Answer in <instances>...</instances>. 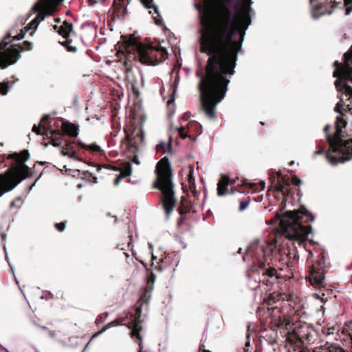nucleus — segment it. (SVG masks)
I'll return each instance as SVG.
<instances>
[{
    "instance_id": "obj_1",
    "label": "nucleus",
    "mask_w": 352,
    "mask_h": 352,
    "mask_svg": "<svg viewBox=\"0 0 352 352\" xmlns=\"http://www.w3.org/2000/svg\"><path fill=\"white\" fill-rule=\"evenodd\" d=\"M222 2L213 21L212 0L195 3L201 25V52L209 56L206 74L199 84L200 100L203 111L210 120L217 118L216 107L224 98L230 82L226 76L234 72L237 54L251 23L247 0Z\"/></svg>"
},
{
    "instance_id": "obj_2",
    "label": "nucleus",
    "mask_w": 352,
    "mask_h": 352,
    "mask_svg": "<svg viewBox=\"0 0 352 352\" xmlns=\"http://www.w3.org/2000/svg\"><path fill=\"white\" fill-rule=\"evenodd\" d=\"M276 253L274 242H267L264 240H256L252 242L247 248L243 256L244 261H251L254 268L249 278L254 279L258 284L261 283L269 287L274 282L281 278L284 275L270 267V263Z\"/></svg>"
},
{
    "instance_id": "obj_3",
    "label": "nucleus",
    "mask_w": 352,
    "mask_h": 352,
    "mask_svg": "<svg viewBox=\"0 0 352 352\" xmlns=\"http://www.w3.org/2000/svg\"><path fill=\"white\" fill-rule=\"evenodd\" d=\"M344 65L338 60L333 63L336 67L333 76L337 78L335 85L340 95V101L336 104L335 111L342 114L349 111L352 114V47L344 54Z\"/></svg>"
},
{
    "instance_id": "obj_4",
    "label": "nucleus",
    "mask_w": 352,
    "mask_h": 352,
    "mask_svg": "<svg viewBox=\"0 0 352 352\" xmlns=\"http://www.w3.org/2000/svg\"><path fill=\"white\" fill-rule=\"evenodd\" d=\"M314 220V217L302 208L300 214L294 210L287 212L280 219V226L287 238L294 240L300 245L311 232V226H303L302 222H311Z\"/></svg>"
},
{
    "instance_id": "obj_5",
    "label": "nucleus",
    "mask_w": 352,
    "mask_h": 352,
    "mask_svg": "<svg viewBox=\"0 0 352 352\" xmlns=\"http://www.w3.org/2000/svg\"><path fill=\"white\" fill-rule=\"evenodd\" d=\"M346 125V121L341 116L336 118V131L333 136L327 134L329 149L326 157L332 165L343 163L352 159V140H343L341 131Z\"/></svg>"
},
{
    "instance_id": "obj_6",
    "label": "nucleus",
    "mask_w": 352,
    "mask_h": 352,
    "mask_svg": "<svg viewBox=\"0 0 352 352\" xmlns=\"http://www.w3.org/2000/svg\"><path fill=\"white\" fill-rule=\"evenodd\" d=\"M29 157L30 154L27 150L20 154L15 153L11 155L16 164L8 169L7 173L0 174V197L13 190L23 179L30 176V168L25 164Z\"/></svg>"
},
{
    "instance_id": "obj_7",
    "label": "nucleus",
    "mask_w": 352,
    "mask_h": 352,
    "mask_svg": "<svg viewBox=\"0 0 352 352\" xmlns=\"http://www.w3.org/2000/svg\"><path fill=\"white\" fill-rule=\"evenodd\" d=\"M155 173L157 175V180L153 184V187L160 190L163 208L168 217L175 206L176 199L173 190L170 164L166 158L162 159L157 164Z\"/></svg>"
},
{
    "instance_id": "obj_8",
    "label": "nucleus",
    "mask_w": 352,
    "mask_h": 352,
    "mask_svg": "<svg viewBox=\"0 0 352 352\" xmlns=\"http://www.w3.org/2000/svg\"><path fill=\"white\" fill-rule=\"evenodd\" d=\"M133 60L138 59L141 63L148 65H155L165 60L168 56L165 47L159 44H143L140 42L133 32Z\"/></svg>"
},
{
    "instance_id": "obj_9",
    "label": "nucleus",
    "mask_w": 352,
    "mask_h": 352,
    "mask_svg": "<svg viewBox=\"0 0 352 352\" xmlns=\"http://www.w3.org/2000/svg\"><path fill=\"white\" fill-rule=\"evenodd\" d=\"M49 115H45L39 124L34 125L32 131L36 134L42 135L51 140V144L54 146H59L62 143V135L67 134L70 137H76L78 135V128L73 124L60 121L61 129H52L51 124L48 122Z\"/></svg>"
},
{
    "instance_id": "obj_10",
    "label": "nucleus",
    "mask_w": 352,
    "mask_h": 352,
    "mask_svg": "<svg viewBox=\"0 0 352 352\" xmlns=\"http://www.w3.org/2000/svg\"><path fill=\"white\" fill-rule=\"evenodd\" d=\"M117 46L119 61L123 63L127 77H129L132 69V34L126 37L122 36Z\"/></svg>"
},
{
    "instance_id": "obj_11",
    "label": "nucleus",
    "mask_w": 352,
    "mask_h": 352,
    "mask_svg": "<svg viewBox=\"0 0 352 352\" xmlns=\"http://www.w3.org/2000/svg\"><path fill=\"white\" fill-rule=\"evenodd\" d=\"M11 37V33L8 32L0 43V69H6L14 64L21 57L19 49L8 47L9 43L6 41Z\"/></svg>"
},
{
    "instance_id": "obj_12",
    "label": "nucleus",
    "mask_w": 352,
    "mask_h": 352,
    "mask_svg": "<svg viewBox=\"0 0 352 352\" xmlns=\"http://www.w3.org/2000/svg\"><path fill=\"white\" fill-rule=\"evenodd\" d=\"M282 324H285L286 329L291 331L300 342H301L307 331L310 328V326L305 322L302 323L300 322H296L294 323L286 318H283Z\"/></svg>"
},
{
    "instance_id": "obj_13",
    "label": "nucleus",
    "mask_w": 352,
    "mask_h": 352,
    "mask_svg": "<svg viewBox=\"0 0 352 352\" xmlns=\"http://www.w3.org/2000/svg\"><path fill=\"white\" fill-rule=\"evenodd\" d=\"M54 28L60 35L66 38L65 41L60 42V43L63 46L65 47L68 52H76L77 50L76 47L70 45L72 40L68 38L72 30V24L67 21H64L63 23L60 26L55 25Z\"/></svg>"
},
{
    "instance_id": "obj_14",
    "label": "nucleus",
    "mask_w": 352,
    "mask_h": 352,
    "mask_svg": "<svg viewBox=\"0 0 352 352\" xmlns=\"http://www.w3.org/2000/svg\"><path fill=\"white\" fill-rule=\"evenodd\" d=\"M113 169L119 171V174L116 175L113 184L118 186L120 182L124 179H128L131 173V166L129 162H125L118 166H113Z\"/></svg>"
},
{
    "instance_id": "obj_15",
    "label": "nucleus",
    "mask_w": 352,
    "mask_h": 352,
    "mask_svg": "<svg viewBox=\"0 0 352 352\" xmlns=\"http://www.w3.org/2000/svg\"><path fill=\"white\" fill-rule=\"evenodd\" d=\"M324 279V272L322 269H317L314 265L310 267L309 281L315 287H322Z\"/></svg>"
},
{
    "instance_id": "obj_16",
    "label": "nucleus",
    "mask_w": 352,
    "mask_h": 352,
    "mask_svg": "<svg viewBox=\"0 0 352 352\" xmlns=\"http://www.w3.org/2000/svg\"><path fill=\"white\" fill-rule=\"evenodd\" d=\"M129 0H115L113 3L114 12L117 15L118 18L124 19L129 15L127 12V5L129 4Z\"/></svg>"
},
{
    "instance_id": "obj_17",
    "label": "nucleus",
    "mask_w": 352,
    "mask_h": 352,
    "mask_svg": "<svg viewBox=\"0 0 352 352\" xmlns=\"http://www.w3.org/2000/svg\"><path fill=\"white\" fill-rule=\"evenodd\" d=\"M61 154L77 161L81 160L78 157V154L76 151L75 146H74V142L70 140L65 141V145L61 149Z\"/></svg>"
},
{
    "instance_id": "obj_18",
    "label": "nucleus",
    "mask_w": 352,
    "mask_h": 352,
    "mask_svg": "<svg viewBox=\"0 0 352 352\" xmlns=\"http://www.w3.org/2000/svg\"><path fill=\"white\" fill-rule=\"evenodd\" d=\"M141 3L145 6V8L150 9L153 8V13H152V11H149L151 14L153 15V18L155 20V23L157 25H160L162 24V19L161 18V16L160 14L159 10L157 7L153 3V0H140Z\"/></svg>"
},
{
    "instance_id": "obj_19",
    "label": "nucleus",
    "mask_w": 352,
    "mask_h": 352,
    "mask_svg": "<svg viewBox=\"0 0 352 352\" xmlns=\"http://www.w3.org/2000/svg\"><path fill=\"white\" fill-rule=\"evenodd\" d=\"M234 183V180L231 179L228 175H223L217 184V195L219 196L226 195L228 192V186Z\"/></svg>"
},
{
    "instance_id": "obj_20",
    "label": "nucleus",
    "mask_w": 352,
    "mask_h": 352,
    "mask_svg": "<svg viewBox=\"0 0 352 352\" xmlns=\"http://www.w3.org/2000/svg\"><path fill=\"white\" fill-rule=\"evenodd\" d=\"M118 324H121V325H126L129 329H131V326L132 324V320L131 318H129L126 322H125V320L122 318H120L118 320H115L111 322H109L108 324H107L106 325H104L102 329L99 331H98L97 333H96L94 335V337H96L99 335H100L101 333H104L105 331H107L109 328L111 327H115V326H117Z\"/></svg>"
},
{
    "instance_id": "obj_21",
    "label": "nucleus",
    "mask_w": 352,
    "mask_h": 352,
    "mask_svg": "<svg viewBox=\"0 0 352 352\" xmlns=\"http://www.w3.org/2000/svg\"><path fill=\"white\" fill-rule=\"evenodd\" d=\"M277 181L275 184V190L278 192H282L283 195H285L286 192H288L289 189V182L284 177L282 176L280 172H277Z\"/></svg>"
},
{
    "instance_id": "obj_22",
    "label": "nucleus",
    "mask_w": 352,
    "mask_h": 352,
    "mask_svg": "<svg viewBox=\"0 0 352 352\" xmlns=\"http://www.w3.org/2000/svg\"><path fill=\"white\" fill-rule=\"evenodd\" d=\"M285 295L273 292L270 294L267 298V305L269 306H271V309H274L277 308V306H274V305L278 302H280V305H281L283 301H285Z\"/></svg>"
},
{
    "instance_id": "obj_23",
    "label": "nucleus",
    "mask_w": 352,
    "mask_h": 352,
    "mask_svg": "<svg viewBox=\"0 0 352 352\" xmlns=\"http://www.w3.org/2000/svg\"><path fill=\"white\" fill-rule=\"evenodd\" d=\"M192 126H199L197 123L190 122L187 124L186 127L184 126H182L180 127L176 126L173 129L177 133L178 135L182 139H185L187 137L191 136L190 133V129Z\"/></svg>"
},
{
    "instance_id": "obj_24",
    "label": "nucleus",
    "mask_w": 352,
    "mask_h": 352,
    "mask_svg": "<svg viewBox=\"0 0 352 352\" xmlns=\"http://www.w3.org/2000/svg\"><path fill=\"white\" fill-rule=\"evenodd\" d=\"M331 13V11H328L327 8H324L322 2H319L316 6H312L311 8V15L314 19H317L319 16L324 15L325 14H330Z\"/></svg>"
},
{
    "instance_id": "obj_25",
    "label": "nucleus",
    "mask_w": 352,
    "mask_h": 352,
    "mask_svg": "<svg viewBox=\"0 0 352 352\" xmlns=\"http://www.w3.org/2000/svg\"><path fill=\"white\" fill-rule=\"evenodd\" d=\"M313 352H348L343 349L337 344H333L327 348H318L314 350Z\"/></svg>"
},
{
    "instance_id": "obj_26",
    "label": "nucleus",
    "mask_w": 352,
    "mask_h": 352,
    "mask_svg": "<svg viewBox=\"0 0 352 352\" xmlns=\"http://www.w3.org/2000/svg\"><path fill=\"white\" fill-rule=\"evenodd\" d=\"M130 129H124V132L126 134V138L122 141L121 146L124 151H130L131 147L132 146L131 144V133H130Z\"/></svg>"
},
{
    "instance_id": "obj_27",
    "label": "nucleus",
    "mask_w": 352,
    "mask_h": 352,
    "mask_svg": "<svg viewBox=\"0 0 352 352\" xmlns=\"http://www.w3.org/2000/svg\"><path fill=\"white\" fill-rule=\"evenodd\" d=\"M316 336V332L313 327H310L309 329L307 331L305 336L302 339V344H310L314 342V339Z\"/></svg>"
},
{
    "instance_id": "obj_28",
    "label": "nucleus",
    "mask_w": 352,
    "mask_h": 352,
    "mask_svg": "<svg viewBox=\"0 0 352 352\" xmlns=\"http://www.w3.org/2000/svg\"><path fill=\"white\" fill-rule=\"evenodd\" d=\"M192 170H190V173L188 176V191L189 190L193 195L194 197H197V193L195 186V178L192 176Z\"/></svg>"
},
{
    "instance_id": "obj_29",
    "label": "nucleus",
    "mask_w": 352,
    "mask_h": 352,
    "mask_svg": "<svg viewBox=\"0 0 352 352\" xmlns=\"http://www.w3.org/2000/svg\"><path fill=\"white\" fill-rule=\"evenodd\" d=\"M78 145L82 148H85L87 150L91 151L92 152H100L102 150L100 147L95 144L91 145H87L82 142H78Z\"/></svg>"
},
{
    "instance_id": "obj_30",
    "label": "nucleus",
    "mask_w": 352,
    "mask_h": 352,
    "mask_svg": "<svg viewBox=\"0 0 352 352\" xmlns=\"http://www.w3.org/2000/svg\"><path fill=\"white\" fill-rule=\"evenodd\" d=\"M250 186V188L252 190V192H259L261 190L265 188V182H261L259 184H248Z\"/></svg>"
},
{
    "instance_id": "obj_31",
    "label": "nucleus",
    "mask_w": 352,
    "mask_h": 352,
    "mask_svg": "<svg viewBox=\"0 0 352 352\" xmlns=\"http://www.w3.org/2000/svg\"><path fill=\"white\" fill-rule=\"evenodd\" d=\"M140 141L141 142L144 140V133L142 129H139L138 132L136 133L135 137H133V148L136 147L135 145L137 141Z\"/></svg>"
},
{
    "instance_id": "obj_32",
    "label": "nucleus",
    "mask_w": 352,
    "mask_h": 352,
    "mask_svg": "<svg viewBox=\"0 0 352 352\" xmlns=\"http://www.w3.org/2000/svg\"><path fill=\"white\" fill-rule=\"evenodd\" d=\"M133 98L135 96H136L137 98H138L139 95H140V92L138 90H137L134 87H133ZM135 99L133 98V100ZM136 109H140V105L138 104H135L134 102H133V120L135 118V111L136 110Z\"/></svg>"
},
{
    "instance_id": "obj_33",
    "label": "nucleus",
    "mask_w": 352,
    "mask_h": 352,
    "mask_svg": "<svg viewBox=\"0 0 352 352\" xmlns=\"http://www.w3.org/2000/svg\"><path fill=\"white\" fill-rule=\"evenodd\" d=\"M8 82H1L0 83V94L3 95H6L8 94L9 91V86Z\"/></svg>"
},
{
    "instance_id": "obj_34",
    "label": "nucleus",
    "mask_w": 352,
    "mask_h": 352,
    "mask_svg": "<svg viewBox=\"0 0 352 352\" xmlns=\"http://www.w3.org/2000/svg\"><path fill=\"white\" fill-rule=\"evenodd\" d=\"M346 8V14L348 15L352 12V0H344Z\"/></svg>"
},
{
    "instance_id": "obj_35",
    "label": "nucleus",
    "mask_w": 352,
    "mask_h": 352,
    "mask_svg": "<svg viewBox=\"0 0 352 352\" xmlns=\"http://www.w3.org/2000/svg\"><path fill=\"white\" fill-rule=\"evenodd\" d=\"M21 50H31L32 48V44L28 41H25L19 47Z\"/></svg>"
},
{
    "instance_id": "obj_36",
    "label": "nucleus",
    "mask_w": 352,
    "mask_h": 352,
    "mask_svg": "<svg viewBox=\"0 0 352 352\" xmlns=\"http://www.w3.org/2000/svg\"><path fill=\"white\" fill-rule=\"evenodd\" d=\"M109 314L107 312L100 314L96 319V324L102 323L108 317Z\"/></svg>"
},
{
    "instance_id": "obj_37",
    "label": "nucleus",
    "mask_w": 352,
    "mask_h": 352,
    "mask_svg": "<svg viewBox=\"0 0 352 352\" xmlns=\"http://www.w3.org/2000/svg\"><path fill=\"white\" fill-rule=\"evenodd\" d=\"M249 205V201L243 200L240 202L239 210H245Z\"/></svg>"
},
{
    "instance_id": "obj_38",
    "label": "nucleus",
    "mask_w": 352,
    "mask_h": 352,
    "mask_svg": "<svg viewBox=\"0 0 352 352\" xmlns=\"http://www.w3.org/2000/svg\"><path fill=\"white\" fill-rule=\"evenodd\" d=\"M178 72H179V69H177V68H173L172 69V72H171V74H173L174 73H175V85H177V84L179 82V75H178Z\"/></svg>"
},
{
    "instance_id": "obj_39",
    "label": "nucleus",
    "mask_w": 352,
    "mask_h": 352,
    "mask_svg": "<svg viewBox=\"0 0 352 352\" xmlns=\"http://www.w3.org/2000/svg\"><path fill=\"white\" fill-rule=\"evenodd\" d=\"M55 226H56V229L60 232H63L65 228L64 223H57L55 224Z\"/></svg>"
},
{
    "instance_id": "obj_40",
    "label": "nucleus",
    "mask_w": 352,
    "mask_h": 352,
    "mask_svg": "<svg viewBox=\"0 0 352 352\" xmlns=\"http://www.w3.org/2000/svg\"><path fill=\"white\" fill-rule=\"evenodd\" d=\"M250 346V341H248L245 343V347L243 349V352H251V351H250V349H249Z\"/></svg>"
},
{
    "instance_id": "obj_41",
    "label": "nucleus",
    "mask_w": 352,
    "mask_h": 352,
    "mask_svg": "<svg viewBox=\"0 0 352 352\" xmlns=\"http://www.w3.org/2000/svg\"><path fill=\"white\" fill-rule=\"evenodd\" d=\"M250 346V341H248L245 343V347L243 349V352H251V351H250V349H249Z\"/></svg>"
},
{
    "instance_id": "obj_42",
    "label": "nucleus",
    "mask_w": 352,
    "mask_h": 352,
    "mask_svg": "<svg viewBox=\"0 0 352 352\" xmlns=\"http://www.w3.org/2000/svg\"><path fill=\"white\" fill-rule=\"evenodd\" d=\"M133 164H135L137 165H140L141 164V162L138 157V155L133 154Z\"/></svg>"
},
{
    "instance_id": "obj_43",
    "label": "nucleus",
    "mask_w": 352,
    "mask_h": 352,
    "mask_svg": "<svg viewBox=\"0 0 352 352\" xmlns=\"http://www.w3.org/2000/svg\"><path fill=\"white\" fill-rule=\"evenodd\" d=\"M21 201V197H18L17 199H16L15 200L12 201L11 203H10V207H14L16 206V202L18 201Z\"/></svg>"
},
{
    "instance_id": "obj_44",
    "label": "nucleus",
    "mask_w": 352,
    "mask_h": 352,
    "mask_svg": "<svg viewBox=\"0 0 352 352\" xmlns=\"http://www.w3.org/2000/svg\"><path fill=\"white\" fill-rule=\"evenodd\" d=\"M324 152V148L322 147H320V148L314 152V155H320Z\"/></svg>"
},
{
    "instance_id": "obj_45",
    "label": "nucleus",
    "mask_w": 352,
    "mask_h": 352,
    "mask_svg": "<svg viewBox=\"0 0 352 352\" xmlns=\"http://www.w3.org/2000/svg\"><path fill=\"white\" fill-rule=\"evenodd\" d=\"M293 179L296 185H298L300 183V180L297 177H294Z\"/></svg>"
},
{
    "instance_id": "obj_46",
    "label": "nucleus",
    "mask_w": 352,
    "mask_h": 352,
    "mask_svg": "<svg viewBox=\"0 0 352 352\" xmlns=\"http://www.w3.org/2000/svg\"><path fill=\"white\" fill-rule=\"evenodd\" d=\"M329 128H330V126H329V124H327V125L324 126V131L326 133H327V132H328V131H329Z\"/></svg>"
},
{
    "instance_id": "obj_47",
    "label": "nucleus",
    "mask_w": 352,
    "mask_h": 352,
    "mask_svg": "<svg viewBox=\"0 0 352 352\" xmlns=\"http://www.w3.org/2000/svg\"><path fill=\"white\" fill-rule=\"evenodd\" d=\"M35 184H36V182H34V184H32L30 186L28 187V192H29L32 189V188L35 186Z\"/></svg>"
},
{
    "instance_id": "obj_48",
    "label": "nucleus",
    "mask_w": 352,
    "mask_h": 352,
    "mask_svg": "<svg viewBox=\"0 0 352 352\" xmlns=\"http://www.w3.org/2000/svg\"><path fill=\"white\" fill-rule=\"evenodd\" d=\"M129 241L128 242V246L129 247L131 245V244L132 243V235H129Z\"/></svg>"
},
{
    "instance_id": "obj_49",
    "label": "nucleus",
    "mask_w": 352,
    "mask_h": 352,
    "mask_svg": "<svg viewBox=\"0 0 352 352\" xmlns=\"http://www.w3.org/2000/svg\"><path fill=\"white\" fill-rule=\"evenodd\" d=\"M318 298H321L322 300H323V297L324 296V294H322V296H320V294H316Z\"/></svg>"
},
{
    "instance_id": "obj_50",
    "label": "nucleus",
    "mask_w": 352,
    "mask_h": 352,
    "mask_svg": "<svg viewBox=\"0 0 352 352\" xmlns=\"http://www.w3.org/2000/svg\"><path fill=\"white\" fill-rule=\"evenodd\" d=\"M157 146H160V147H162V148H164V147L165 146V143H164V142H160V143L157 145Z\"/></svg>"
},
{
    "instance_id": "obj_51",
    "label": "nucleus",
    "mask_w": 352,
    "mask_h": 352,
    "mask_svg": "<svg viewBox=\"0 0 352 352\" xmlns=\"http://www.w3.org/2000/svg\"><path fill=\"white\" fill-rule=\"evenodd\" d=\"M128 113H129V116H131L132 115V108L129 109Z\"/></svg>"
},
{
    "instance_id": "obj_52",
    "label": "nucleus",
    "mask_w": 352,
    "mask_h": 352,
    "mask_svg": "<svg viewBox=\"0 0 352 352\" xmlns=\"http://www.w3.org/2000/svg\"><path fill=\"white\" fill-rule=\"evenodd\" d=\"M1 238H2L3 240L6 239V235L4 233H1Z\"/></svg>"
},
{
    "instance_id": "obj_53",
    "label": "nucleus",
    "mask_w": 352,
    "mask_h": 352,
    "mask_svg": "<svg viewBox=\"0 0 352 352\" xmlns=\"http://www.w3.org/2000/svg\"><path fill=\"white\" fill-rule=\"evenodd\" d=\"M3 249H4L5 252H6V258L8 259V254H7V252H6V248L5 245H3Z\"/></svg>"
},
{
    "instance_id": "obj_54",
    "label": "nucleus",
    "mask_w": 352,
    "mask_h": 352,
    "mask_svg": "<svg viewBox=\"0 0 352 352\" xmlns=\"http://www.w3.org/2000/svg\"><path fill=\"white\" fill-rule=\"evenodd\" d=\"M140 118H141L142 120H145V117L144 116V115H143V114L140 113Z\"/></svg>"
},
{
    "instance_id": "obj_55",
    "label": "nucleus",
    "mask_w": 352,
    "mask_h": 352,
    "mask_svg": "<svg viewBox=\"0 0 352 352\" xmlns=\"http://www.w3.org/2000/svg\"><path fill=\"white\" fill-rule=\"evenodd\" d=\"M50 334L51 336L54 337L56 333H55L54 331H50Z\"/></svg>"
},
{
    "instance_id": "obj_56",
    "label": "nucleus",
    "mask_w": 352,
    "mask_h": 352,
    "mask_svg": "<svg viewBox=\"0 0 352 352\" xmlns=\"http://www.w3.org/2000/svg\"><path fill=\"white\" fill-rule=\"evenodd\" d=\"M173 102V100H169L168 101V105H170V103H172Z\"/></svg>"
},
{
    "instance_id": "obj_57",
    "label": "nucleus",
    "mask_w": 352,
    "mask_h": 352,
    "mask_svg": "<svg viewBox=\"0 0 352 352\" xmlns=\"http://www.w3.org/2000/svg\"><path fill=\"white\" fill-rule=\"evenodd\" d=\"M241 250H242V249L241 248H239L238 250H237V253L240 254L241 252Z\"/></svg>"
},
{
    "instance_id": "obj_58",
    "label": "nucleus",
    "mask_w": 352,
    "mask_h": 352,
    "mask_svg": "<svg viewBox=\"0 0 352 352\" xmlns=\"http://www.w3.org/2000/svg\"><path fill=\"white\" fill-rule=\"evenodd\" d=\"M55 21L58 23L60 22V19L59 18L56 19Z\"/></svg>"
},
{
    "instance_id": "obj_59",
    "label": "nucleus",
    "mask_w": 352,
    "mask_h": 352,
    "mask_svg": "<svg viewBox=\"0 0 352 352\" xmlns=\"http://www.w3.org/2000/svg\"><path fill=\"white\" fill-rule=\"evenodd\" d=\"M152 257H153V260H156L157 259V257L155 256V255H152Z\"/></svg>"
},
{
    "instance_id": "obj_60",
    "label": "nucleus",
    "mask_w": 352,
    "mask_h": 352,
    "mask_svg": "<svg viewBox=\"0 0 352 352\" xmlns=\"http://www.w3.org/2000/svg\"><path fill=\"white\" fill-rule=\"evenodd\" d=\"M9 263V265L10 266L11 270H12V272H14V270H13L12 266L11 265V264H10V263Z\"/></svg>"
},
{
    "instance_id": "obj_61",
    "label": "nucleus",
    "mask_w": 352,
    "mask_h": 352,
    "mask_svg": "<svg viewBox=\"0 0 352 352\" xmlns=\"http://www.w3.org/2000/svg\"><path fill=\"white\" fill-rule=\"evenodd\" d=\"M124 254L126 255V258H129V254L128 253H124Z\"/></svg>"
},
{
    "instance_id": "obj_62",
    "label": "nucleus",
    "mask_w": 352,
    "mask_h": 352,
    "mask_svg": "<svg viewBox=\"0 0 352 352\" xmlns=\"http://www.w3.org/2000/svg\"><path fill=\"white\" fill-rule=\"evenodd\" d=\"M129 335L132 338V330L129 332Z\"/></svg>"
},
{
    "instance_id": "obj_63",
    "label": "nucleus",
    "mask_w": 352,
    "mask_h": 352,
    "mask_svg": "<svg viewBox=\"0 0 352 352\" xmlns=\"http://www.w3.org/2000/svg\"><path fill=\"white\" fill-rule=\"evenodd\" d=\"M133 135H134V134H135V127H134V126H133Z\"/></svg>"
},
{
    "instance_id": "obj_64",
    "label": "nucleus",
    "mask_w": 352,
    "mask_h": 352,
    "mask_svg": "<svg viewBox=\"0 0 352 352\" xmlns=\"http://www.w3.org/2000/svg\"><path fill=\"white\" fill-rule=\"evenodd\" d=\"M3 349H4L6 352H9V351H8L7 349L4 348V347H3Z\"/></svg>"
}]
</instances>
